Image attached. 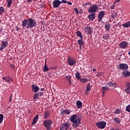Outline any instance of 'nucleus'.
<instances>
[{
    "mask_svg": "<svg viewBox=\"0 0 130 130\" xmlns=\"http://www.w3.org/2000/svg\"><path fill=\"white\" fill-rule=\"evenodd\" d=\"M61 2L59 0H54L53 2V8H59V6H60Z\"/></svg>",
    "mask_w": 130,
    "mask_h": 130,
    "instance_id": "nucleus-10",
    "label": "nucleus"
},
{
    "mask_svg": "<svg viewBox=\"0 0 130 130\" xmlns=\"http://www.w3.org/2000/svg\"><path fill=\"white\" fill-rule=\"evenodd\" d=\"M78 43L80 45V48H82V46H83L84 44V42H83V39L78 40Z\"/></svg>",
    "mask_w": 130,
    "mask_h": 130,
    "instance_id": "nucleus-25",
    "label": "nucleus"
},
{
    "mask_svg": "<svg viewBox=\"0 0 130 130\" xmlns=\"http://www.w3.org/2000/svg\"><path fill=\"white\" fill-rule=\"evenodd\" d=\"M106 87L109 89H114V88H116V84L115 83H113L112 82H110L107 83L106 84Z\"/></svg>",
    "mask_w": 130,
    "mask_h": 130,
    "instance_id": "nucleus-7",
    "label": "nucleus"
},
{
    "mask_svg": "<svg viewBox=\"0 0 130 130\" xmlns=\"http://www.w3.org/2000/svg\"><path fill=\"white\" fill-rule=\"evenodd\" d=\"M36 94H37L38 97H39V98L40 97H41V96H42V95H43V92H38V93H37Z\"/></svg>",
    "mask_w": 130,
    "mask_h": 130,
    "instance_id": "nucleus-37",
    "label": "nucleus"
},
{
    "mask_svg": "<svg viewBox=\"0 0 130 130\" xmlns=\"http://www.w3.org/2000/svg\"><path fill=\"white\" fill-rule=\"evenodd\" d=\"M71 78H70V79H68V82H69V83L70 84H72V81H71Z\"/></svg>",
    "mask_w": 130,
    "mask_h": 130,
    "instance_id": "nucleus-52",
    "label": "nucleus"
},
{
    "mask_svg": "<svg viewBox=\"0 0 130 130\" xmlns=\"http://www.w3.org/2000/svg\"><path fill=\"white\" fill-rule=\"evenodd\" d=\"M41 91H44V88H41Z\"/></svg>",
    "mask_w": 130,
    "mask_h": 130,
    "instance_id": "nucleus-59",
    "label": "nucleus"
},
{
    "mask_svg": "<svg viewBox=\"0 0 130 130\" xmlns=\"http://www.w3.org/2000/svg\"><path fill=\"white\" fill-rule=\"evenodd\" d=\"M97 10H98V6L96 5H93L89 8L88 12L94 14V13H96Z\"/></svg>",
    "mask_w": 130,
    "mask_h": 130,
    "instance_id": "nucleus-4",
    "label": "nucleus"
},
{
    "mask_svg": "<svg viewBox=\"0 0 130 130\" xmlns=\"http://www.w3.org/2000/svg\"><path fill=\"white\" fill-rule=\"evenodd\" d=\"M60 130H66V125L64 123L62 124L60 126Z\"/></svg>",
    "mask_w": 130,
    "mask_h": 130,
    "instance_id": "nucleus-31",
    "label": "nucleus"
},
{
    "mask_svg": "<svg viewBox=\"0 0 130 130\" xmlns=\"http://www.w3.org/2000/svg\"><path fill=\"white\" fill-rule=\"evenodd\" d=\"M109 36H108V34H106L104 36H103V38L104 39H106L107 40V39H108L109 38Z\"/></svg>",
    "mask_w": 130,
    "mask_h": 130,
    "instance_id": "nucleus-41",
    "label": "nucleus"
},
{
    "mask_svg": "<svg viewBox=\"0 0 130 130\" xmlns=\"http://www.w3.org/2000/svg\"><path fill=\"white\" fill-rule=\"evenodd\" d=\"M117 15L116 14V13H113L111 15L112 18H113V19H114V18H116Z\"/></svg>",
    "mask_w": 130,
    "mask_h": 130,
    "instance_id": "nucleus-40",
    "label": "nucleus"
},
{
    "mask_svg": "<svg viewBox=\"0 0 130 130\" xmlns=\"http://www.w3.org/2000/svg\"><path fill=\"white\" fill-rule=\"evenodd\" d=\"M105 28L107 31H109V29H110V24L109 23L106 24L105 25Z\"/></svg>",
    "mask_w": 130,
    "mask_h": 130,
    "instance_id": "nucleus-28",
    "label": "nucleus"
},
{
    "mask_svg": "<svg viewBox=\"0 0 130 130\" xmlns=\"http://www.w3.org/2000/svg\"><path fill=\"white\" fill-rule=\"evenodd\" d=\"M92 71H93V72H96V69H93V70H92Z\"/></svg>",
    "mask_w": 130,
    "mask_h": 130,
    "instance_id": "nucleus-56",
    "label": "nucleus"
},
{
    "mask_svg": "<svg viewBox=\"0 0 130 130\" xmlns=\"http://www.w3.org/2000/svg\"><path fill=\"white\" fill-rule=\"evenodd\" d=\"M8 46V42L7 41H4L2 42L1 47L0 48V50L2 51L5 49V47H7Z\"/></svg>",
    "mask_w": 130,
    "mask_h": 130,
    "instance_id": "nucleus-13",
    "label": "nucleus"
},
{
    "mask_svg": "<svg viewBox=\"0 0 130 130\" xmlns=\"http://www.w3.org/2000/svg\"><path fill=\"white\" fill-rule=\"evenodd\" d=\"M127 42H122L120 44H119V47L120 48H125L126 46H127Z\"/></svg>",
    "mask_w": 130,
    "mask_h": 130,
    "instance_id": "nucleus-14",
    "label": "nucleus"
},
{
    "mask_svg": "<svg viewBox=\"0 0 130 130\" xmlns=\"http://www.w3.org/2000/svg\"><path fill=\"white\" fill-rule=\"evenodd\" d=\"M126 87L127 89H125V92H126L127 94H129L130 93V83L129 82H126Z\"/></svg>",
    "mask_w": 130,
    "mask_h": 130,
    "instance_id": "nucleus-15",
    "label": "nucleus"
},
{
    "mask_svg": "<svg viewBox=\"0 0 130 130\" xmlns=\"http://www.w3.org/2000/svg\"><path fill=\"white\" fill-rule=\"evenodd\" d=\"M115 113H116V114H119V113H120V111H119V110H117L115 112Z\"/></svg>",
    "mask_w": 130,
    "mask_h": 130,
    "instance_id": "nucleus-46",
    "label": "nucleus"
},
{
    "mask_svg": "<svg viewBox=\"0 0 130 130\" xmlns=\"http://www.w3.org/2000/svg\"><path fill=\"white\" fill-rule=\"evenodd\" d=\"M61 4H67L68 1L66 0H62V1H60Z\"/></svg>",
    "mask_w": 130,
    "mask_h": 130,
    "instance_id": "nucleus-44",
    "label": "nucleus"
},
{
    "mask_svg": "<svg viewBox=\"0 0 130 130\" xmlns=\"http://www.w3.org/2000/svg\"><path fill=\"white\" fill-rule=\"evenodd\" d=\"M96 126L99 128H101V129H103V128H105V126H106V122L104 121H99L96 123Z\"/></svg>",
    "mask_w": 130,
    "mask_h": 130,
    "instance_id": "nucleus-6",
    "label": "nucleus"
},
{
    "mask_svg": "<svg viewBox=\"0 0 130 130\" xmlns=\"http://www.w3.org/2000/svg\"><path fill=\"white\" fill-rule=\"evenodd\" d=\"M28 25V19H25L22 23V27H26Z\"/></svg>",
    "mask_w": 130,
    "mask_h": 130,
    "instance_id": "nucleus-24",
    "label": "nucleus"
},
{
    "mask_svg": "<svg viewBox=\"0 0 130 130\" xmlns=\"http://www.w3.org/2000/svg\"><path fill=\"white\" fill-rule=\"evenodd\" d=\"M114 119L116 123H120V120H119V119L118 118H115Z\"/></svg>",
    "mask_w": 130,
    "mask_h": 130,
    "instance_id": "nucleus-36",
    "label": "nucleus"
},
{
    "mask_svg": "<svg viewBox=\"0 0 130 130\" xmlns=\"http://www.w3.org/2000/svg\"><path fill=\"white\" fill-rule=\"evenodd\" d=\"M67 78H68V80H69V79H72V76L68 75L67 76Z\"/></svg>",
    "mask_w": 130,
    "mask_h": 130,
    "instance_id": "nucleus-50",
    "label": "nucleus"
},
{
    "mask_svg": "<svg viewBox=\"0 0 130 130\" xmlns=\"http://www.w3.org/2000/svg\"><path fill=\"white\" fill-rule=\"evenodd\" d=\"M88 5H89V2H86L85 3L82 4V7H85Z\"/></svg>",
    "mask_w": 130,
    "mask_h": 130,
    "instance_id": "nucleus-42",
    "label": "nucleus"
},
{
    "mask_svg": "<svg viewBox=\"0 0 130 130\" xmlns=\"http://www.w3.org/2000/svg\"><path fill=\"white\" fill-rule=\"evenodd\" d=\"M67 4L69 5V6H72V3L71 2H67Z\"/></svg>",
    "mask_w": 130,
    "mask_h": 130,
    "instance_id": "nucleus-49",
    "label": "nucleus"
},
{
    "mask_svg": "<svg viewBox=\"0 0 130 130\" xmlns=\"http://www.w3.org/2000/svg\"><path fill=\"white\" fill-rule=\"evenodd\" d=\"M37 98H39L38 96L36 93L34 96V100H35V99H37Z\"/></svg>",
    "mask_w": 130,
    "mask_h": 130,
    "instance_id": "nucleus-45",
    "label": "nucleus"
},
{
    "mask_svg": "<svg viewBox=\"0 0 130 130\" xmlns=\"http://www.w3.org/2000/svg\"><path fill=\"white\" fill-rule=\"evenodd\" d=\"M91 90V85L90 83H88V84L86 85V94H87V92Z\"/></svg>",
    "mask_w": 130,
    "mask_h": 130,
    "instance_id": "nucleus-26",
    "label": "nucleus"
},
{
    "mask_svg": "<svg viewBox=\"0 0 130 130\" xmlns=\"http://www.w3.org/2000/svg\"><path fill=\"white\" fill-rule=\"evenodd\" d=\"M50 116V113L48 111H46L44 113V117L45 119H46V118H48Z\"/></svg>",
    "mask_w": 130,
    "mask_h": 130,
    "instance_id": "nucleus-17",
    "label": "nucleus"
},
{
    "mask_svg": "<svg viewBox=\"0 0 130 130\" xmlns=\"http://www.w3.org/2000/svg\"><path fill=\"white\" fill-rule=\"evenodd\" d=\"M114 8H115V5H112L110 7L111 10H114Z\"/></svg>",
    "mask_w": 130,
    "mask_h": 130,
    "instance_id": "nucleus-47",
    "label": "nucleus"
},
{
    "mask_svg": "<svg viewBox=\"0 0 130 130\" xmlns=\"http://www.w3.org/2000/svg\"><path fill=\"white\" fill-rule=\"evenodd\" d=\"M32 89L33 92H34L35 93H36L38 92V91H39L40 88L37 85L35 86L34 84H33Z\"/></svg>",
    "mask_w": 130,
    "mask_h": 130,
    "instance_id": "nucleus-18",
    "label": "nucleus"
},
{
    "mask_svg": "<svg viewBox=\"0 0 130 130\" xmlns=\"http://www.w3.org/2000/svg\"><path fill=\"white\" fill-rule=\"evenodd\" d=\"M13 96V94L11 95L10 98L9 99V102H11L12 101V97Z\"/></svg>",
    "mask_w": 130,
    "mask_h": 130,
    "instance_id": "nucleus-51",
    "label": "nucleus"
},
{
    "mask_svg": "<svg viewBox=\"0 0 130 130\" xmlns=\"http://www.w3.org/2000/svg\"><path fill=\"white\" fill-rule=\"evenodd\" d=\"M128 54L130 55V51L128 52Z\"/></svg>",
    "mask_w": 130,
    "mask_h": 130,
    "instance_id": "nucleus-60",
    "label": "nucleus"
},
{
    "mask_svg": "<svg viewBox=\"0 0 130 130\" xmlns=\"http://www.w3.org/2000/svg\"><path fill=\"white\" fill-rule=\"evenodd\" d=\"M130 26V21H128L124 24H123V27L124 28H127Z\"/></svg>",
    "mask_w": 130,
    "mask_h": 130,
    "instance_id": "nucleus-27",
    "label": "nucleus"
},
{
    "mask_svg": "<svg viewBox=\"0 0 130 130\" xmlns=\"http://www.w3.org/2000/svg\"><path fill=\"white\" fill-rule=\"evenodd\" d=\"M3 13H5V8L3 7H0V15H2Z\"/></svg>",
    "mask_w": 130,
    "mask_h": 130,
    "instance_id": "nucleus-33",
    "label": "nucleus"
},
{
    "mask_svg": "<svg viewBox=\"0 0 130 130\" xmlns=\"http://www.w3.org/2000/svg\"><path fill=\"white\" fill-rule=\"evenodd\" d=\"M122 75L124 78H128L130 76V72L127 70L122 71Z\"/></svg>",
    "mask_w": 130,
    "mask_h": 130,
    "instance_id": "nucleus-12",
    "label": "nucleus"
},
{
    "mask_svg": "<svg viewBox=\"0 0 130 130\" xmlns=\"http://www.w3.org/2000/svg\"><path fill=\"white\" fill-rule=\"evenodd\" d=\"M95 13H91L89 14L88 16L89 21H93V20L95 19Z\"/></svg>",
    "mask_w": 130,
    "mask_h": 130,
    "instance_id": "nucleus-16",
    "label": "nucleus"
},
{
    "mask_svg": "<svg viewBox=\"0 0 130 130\" xmlns=\"http://www.w3.org/2000/svg\"><path fill=\"white\" fill-rule=\"evenodd\" d=\"M74 10H75V13H76V14H79V12L78 11V9L75 8Z\"/></svg>",
    "mask_w": 130,
    "mask_h": 130,
    "instance_id": "nucleus-48",
    "label": "nucleus"
},
{
    "mask_svg": "<svg viewBox=\"0 0 130 130\" xmlns=\"http://www.w3.org/2000/svg\"><path fill=\"white\" fill-rule=\"evenodd\" d=\"M82 102L80 101H78L76 102V106L77 107V108H79V109H81V108H82Z\"/></svg>",
    "mask_w": 130,
    "mask_h": 130,
    "instance_id": "nucleus-21",
    "label": "nucleus"
},
{
    "mask_svg": "<svg viewBox=\"0 0 130 130\" xmlns=\"http://www.w3.org/2000/svg\"><path fill=\"white\" fill-rule=\"evenodd\" d=\"M52 124V121L49 119L44 121L43 125L45 126L46 129L50 130L51 128V125Z\"/></svg>",
    "mask_w": 130,
    "mask_h": 130,
    "instance_id": "nucleus-3",
    "label": "nucleus"
},
{
    "mask_svg": "<svg viewBox=\"0 0 130 130\" xmlns=\"http://www.w3.org/2000/svg\"><path fill=\"white\" fill-rule=\"evenodd\" d=\"M67 62L69 66H75L77 62V60H76V59L74 58L68 57Z\"/></svg>",
    "mask_w": 130,
    "mask_h": 130,
    "instance_id": "nucleus-5",
    "label": "nucleus"
},
{
    "mask_svg": "<svg viewBox=\"0 0 130 130\" xmlns=\"http://www.w3.org/2000/svg\"><path fill=\"white\" fill-rule=\"evenodd\" d=\"M105 15V11H101L98 15V22H101L102 21V18Z\"/></svg>",
    "mask_w": 130,
    "mask_h": 130,
    "instance_id": "nucleus-9",
    "label": "nucleus"
},
{
    "mask_svg": "<svg viewBox=\"0 0 130 130\" xmlns=\"http://www.w3.org/2000/svg\"><path fill=\"white\" fill-rule=\"evenodd\" d=\"M102 93H103V96H104L105 93H106L107 91H108L109 88L107 86H103L102 87Z\"/></svg>",
    "mask_w": 130,
    "mask_h": 130,
    "instance_id": "nucleus-19",
    "label": "nucleus"
},
{
    "mask_svg": "<svg viewBox=\"0 0 130 130\" xmlns=\"http://www.w3.org/2000/svg\"><path fill=\"white\" fill-rule=\"evenodd\" d=\"M3 80H5L7 83H10L11 81L13 82V79H11L9 77L6 76L5 77H2Z\"/></svg>",
    "mask_w": 130,
    "mask_h": 130,
    "instance_id": "nucleus-20",
    "label": "nucleus"
},
{
    "mask_svg": "<svg viewBox=\"0 0 130 130\" xmlns=\"http://www.w3.org/2000/svg\"><path fill=\"white\" fill-rule=\"evenodd\" d=\"M85 31L86 33H87L89 35L93 33V30H92V27H91V26H89V25H88L87 27L85 28Z\"/></svg>",
    "mask_w": 130,
    "mask_h": 130,
    "instance_id": "nucleus-11",
    "label": "nucleus"
},
{
    "mask_svg": "<svg viewBox=\"0 0 130 130\" xmlns=\"http://www.w3.org/2000/svg\"><path fill=\"white\" fill-rule=\"evenodd\" d=\"M117 3H119V2H120V0H116Z\"/></svg>",
    "mask_w": 130,
    "mask_h": 130,
    "instance_id": "nucleus-58",
    "label": "nucleus"
},
{
    "mask_svg": "<svg viewBox=\"0 0 130 130\" xmlns=\"http://www.w3.org/2000/svg\"><path fill=\"white\" fill-rule=\"evenodd\" d=\"M119 69L122 71H125V70L128 69V66L126 63H121L119 65Z\"/></svg>",
    "mask_w": 130,
    "mask_h": 130,
    "instance_id": "nucleus-8",
    "label": "nucleus"
},
{
    "mask_svg": "<svg viewBox=\"0 0 130 130\" xmlns=\"http://www.w3.org/2000/svg\"><path fill=\"white\" fill-rule=\"evenodd\" d=\"M66 114L69 115L71 113V111L70 110H65L64 111Z\"/></svg>",
    "mask_w": 130,
    "mask_h": 130,
    "instance_id": "nucleus-43",
    "label": "nucleus"
},
{
    "mask_svg": "<svg viewBox=\"0 0 130 130\" xmlns=\"http://www.w3.org/2000/svg\"><path fill=\"white\" fill-rule=\"evenodd\" d=\"M35 26H36V21L32 18H28L26 28L27 29H31V28H33Z\"/></svg>",
    "mask_w": 130,
    "mask_h": 130,
    "instance_id": "nucleus-2",
    "label": "nucleus"
},
{
    "mask_svg": "<svg viewBox=\"0 0 130 130\" xmlns=\"http://www.w3.org/2000/svg\"><path fill=\"white\" fill-rule=\"evenodd\" d=\"M111 130H114V129H111Z\"/></svg>",
    "mask_w": 130,
    "mask_h": 130,
    "instance_id": "nucleus-62",
    "label": "nucleus"
},
{
    "mask_svg": "<svg viewBox=\"0 0 130 130\" xmlns=\"http://www.w3.org/2000/svg\"><path fill=\"white\" fill-rule=\"evenodd\" d=\"M16 30L17 31H19V30H20V28H19V27H17Z\"/></svg>",
    "mask_w": 130,
    "mask_h": 130,
    "instance_id": "nucleus-57",
    "label": "nucleus"
},
{
    "mask_svg": "<svg viewBox=\"0 0 130 130\" xmlns=\"http://www.w3.org/2000/svg\"><path fill=\"white\" fill-rule=\"evenodd\" d=\"M64 125H65V129L66 130L69 129V128L71 127V124H70L69 122H67L66 123H64Z\"/></svg>",
    "mask_w": 130,
    "mask_h": 130,
    "instance_id": "nucleus-22",
    "label": "nucleus"
},
{
    "mask_svg": "<svg viewBox=\"0 0 130 130\" xmlns=\"http://www.w3.org/2000/svg\"><path fill=\"white\" fill-rule=\"evenodd\" d=\"M3 120H4V115L3 114H0V123L3 122Z\"/></svg>",
    "mask_w": 130,
    "mask_h": 130,
    "instance_id": "nucleus-35",
    "label": "nucleus"
},
{
    "mask_svg": "<svg viewBox=\"0 0 130 130\" xmlns=\"http://www.w3.org/2000/svg\"><path fill=\"white\" fill-rule=\"evenodd\" d=\"M99 76H103V72H101L99 74Z\"/></svg>",
    "mask_w": 130,
    "mask_h": 130,
    "instance_id": "nucleus-53",
    "label": "nucleus"
},
{
    "mask_svg": "<svg viewBox=\"0 0 130 130\" xmlns=\"http://www.w3.org/2000/svg\"><path fill=\"white\" fill-rule=\"evenodd\" d=\"M49 71L48 68L46 66V64H45L44 72H47Z\"/></svg>",
    "mask_w": 130,
    "mask_h": 130,
    "instance_id": "nucleus-38",
    "label": "nucleus"
},
{
    "mask_svg": "<svg viewBox=\"0 0 130 130\" xmlns=\"http://www.w3.org/2000/svg\"><path fill=\"white\" fill-rule=\"evenodd\" d=\"M76 78H77V80H81V77H80V73H77L75 75Z\"/></svg>",
    "mask_w": 130,
    "mask_h": 130,
    "instance_id": "nucleus-34",
    "label": "nucleus"
},
{
    "mask_svg": "<svg viewBox=\"0 0 130 130\" xmlns=\"http://www.w3.org/2000/svg\"><path fill=\"white\" fill-rule=\"evenodd\" d=\"M81 116L78 114H74L70 117V121L73 122V126L74 127H78L80 124H81Z\"/></svg>",
    "mask_w": 130,
    "mask_h": 130,
    "instance_id": "nucleus-1",
    "label": "nucleus"
},
{
    "mask_svg": "<svg viewBox=\"0 0 130 130\" xmlns=\"http://www.w3.org/2000/svg\"><path fill=\"white\" fill-rule=\"evenodd\" d=\"M28 3H31L32 2V0H27Z\"/></svg>",
    "mask_w": 130,
    "mask_h": 130,
    "instance_id": "nucleus-54",
    "label": "nucleus"
},
{
    "mask_svg": "<svg viewBox=\"0 0 130 130\" xmlns=\"http://www.w3.org/2000/svg\"><path fill=\"white\" fill-rule=\"evenodd\" d=\"M39 115H37L34 118L33 121H32V124H35V123H36V122H37V120H38V117H39Z\"/></svg>",
    "mask_w": 130,
    "mask_h": 130,
    "instance_id": "nucleus-23",
    "label": "nucleus"
},
{
    "mask_svg": "<svg viewBox=\"0 0 130 130\" xmlns=\"http://www.w3.org/2000/svg\"><path fill=\"white\" fill-rule=\"evenodd\" d=\"M76 35H77V36H78V37H80V38H81V39H83V36H82V33L81 32V31H78L76 32Z\"/></svg>",
    "mask_w": 130,
    "mask_h": 130,
    "instance_id": "nucleus-30",
    "label": "nucleus"
},
{
    "mask_svg": "<svg viewBox=\"0 0 130 130\" xmlns=\"http://www.w3.org/2000/svg\"><path fill=\"white\" fill-rule=\"evenodd\" d=\"M7 3H8L7 7L8 8H10L11 6L12 5V0H7Z\"/></svg>",
    "mask_w": 130,
    "mask_h": 130,
    "instance_id": "nucleus-32",
    "label": "nucleus"
},
{
    "mask_svg": "<svg viewBox=\"0 0 130 130\" xmlns=\"http://www.w3.org/2000/svg\"><path fill=\"white\" fill-rule=\"evenodd\" d=\"M54 70H56V68H53Z\"/></svg>",
    "mask_w": 130,
    "mask_h": 130,
    "instance_id": "nucleus-61",
    "label": "nucleus"
},
{
    "mask_svg": "<svg viewBox=\"0 0 130 130\" xmlns=\"http://www.w3.org/2000/svg\"><path fill=\"white\" fill-rule=\"evenodd\" d=\"M2 31H3V28H0V34L2 33Z\"/></svg>",
    "mask_w": 130,
    "mask_h": 130,
    "instance_id": "nucleus-55",
    "label": "nucleus"
},
{
    "mask_svg": "<svg viewBox=\"0 0 130 130\" xmlns=\"http://www.w3.org/2000/svg\"><path fill=\"white\" fill-rule=\"evenodd\" d=\"M80 81L81 82V83H87L89 81V79L87 78H81Z\"/></svg>",
    "mask_w": 130,
    "mask_h": 130,
    "instance_id": "nucleus-29",
    "label": "nucleus"
},
{
    "mask_svg": "<svg viewBox=\"0 0 130 130\" xmlns=\"http://www.w3.org/2000/svg\"><path fill=\"white\" fill-rule=\"evenodd\" d=\"M126 111H127V112H130V105H128L126 107Z\"/></svg>",
    "mask_w": 130,
    "mask_h": 130,
    "instance_id": "nucleus-39",
    "label": "nucleus"
}]
</instances>
